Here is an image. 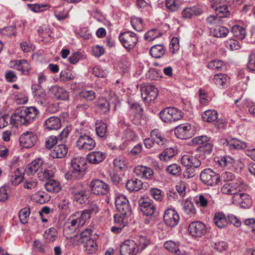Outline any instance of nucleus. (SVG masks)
Returning <instances> with one entry per match:
<instances>
[{"instance_id":"f257e3e1","label":"nucleus","mask_w":255,"mask_h":255,"mask_svg":"<svg viewBox=\"0 0 255 255\" xmlns=\"http://www.w3.org/2000/svg\"><path fill=\"white\" fill-rule=\"evenodd\" d=\"M39 114V111L35 107H23L17 109L11 116L10 123L15 126H27L32 123Z\"/></svg>"},{"instance_id":"f03ea898","label":"nucleus","mask_w":255,"mask_h":255,"mask_svg":"<svg viewBox=\"0 0 255 255\" xmlns=\"http://www.w3.org/2000/svg\"><path fill=\"white\" fill-rule=\"evenodd\" d=\"M215 161L221 167L236 171H240L243 167L240 159H235L228 155L215 157Z\"/></svg>"},{"instance_id":"7ed1b4c3","label":"nucleus","mask_w":255,"mask_h":255,"mask_svg":"<svg viewBox=\"0 0 255 255\" xmlns=\"http://www.w3.org/2000/svg\"><path fill=\"white\" fill-rule=\"evenodd\" d=\"M246 187V185L243 180L238 178L232 182L224 184L221 188V191L223 194L233 195L234 196L244 190Z\"/></svg>"},{"instance_id":"20e7f679","label":"nucleus","mask_w":255,"mask_h":255,"mask_svg":"<svg viewBox=\"0 0 255 255\" xmlns=\"http://www.w3.org/2000/svg\"><path fill=\"white\" fill-rule=\"evenodd\" d=\"M161 120L165 123H171L180 120L182 117L181 111L175 107H168L160 112Z\"/></svg>"},{"instance_id":"39448f33","label":"nucleus","mask_w":255,"mask_h":255,"mask_svg":"<svg viewBox=\"0 0 255 255\" xmlns=\"http://www.w3.org/2000/svg\"><path fill=\"white\" fill-rule=\"evenodd\" d=\"M138 206L140 211L142 214L147 216H153L156 209L153 202L147 196H141L138 200Z\"/></svg>"},{"instance_id":"423d86ee","label":"nucleus","mask_w":255,"mask_h":255,"mask_svg":"<svg viewBox=\"0 0 255 255\" xmlns=\"http://www.w3.org/2000/svg\"><path fill=\"white\" fill-rule=\"evenodd\" d=\"M76 144L79 150L87 152L93 149L96 146V143L90 135L84 133L79 136Z\"/></svg>"},{"instance_id":"0eeeda50","label":"nucleus","mask_w":255,"mask_h":255,"mask_svg":"<svg viewBox=\"0 0 255 255\" xmlns=\"http://www.w3.org/2000/svg\"><path fill=\"white\" fill-rule=\"evenodd\" d=\"M119 38L124 47L129 49L133 48L138 41L136 35L129 31L121 33Z\"/></svg>"},{"instance_id":"6e6552de","label":"nucleus","mask_w":255,"mask_h":255,"mask_svg":"<svg viewBox=\"0 0 255 255\" xmlns=\"http://www.w3.org/2000/svg\"><path fill=\"white\" fill-rule=\"evenodd\" d=\"M141 95L145 103L149 104L153 102L158 95L157 89L153 85H146L141 87Z\"/></svg>"},{"instance_id":"1a4fd4ad","label":"nucleus","mask_w":255,"mask_h":255,"mask_svg":"<svg viewBox=\"0 0 255 255\" xmlns=\"http://www.w3.org/2000/svg\"><path fill=\"white\" fill-rule=\"evenodd\" d=\"M90 187L92 193L96 195H105L110 191L109 185L100 179L92 180L90 184Z\"/></svg>"},{"instance_id":"9d476101","label":"nucleus","mask_w":255,"mask_h":255,"mask_svg":"<svg viewBox=\"0 0 255 255\" xmlns=\"http://www.w3.org/2000/svg\"><path fill=\"white\" fill-rule=\"evenodd\" d=\"M201 182L208 186H213L218 182L219 175L210 168L202 171L200 175Z\"/></svg>"},{"instance_id":"9b49d317","label":"nucleus","mask_w":255,"mask_h":255,"mask_svg":"<svg viewBox=\"0 0 255 255\" xmlns=\"http://www.w3.org/2000/svg\"><path fill=\"white\" fill-rule=\"evenodd\" d=\"M115 204L117 210L122 215H131V209L129 206L128 200L125 195H117L115 199Z\"/></svg>"},{"instance_id":"f8f14e48","label":"nucleus","mask_w":255,"mask_h":255,"mask_svg":"<svg viewBox=\"0 0 255 255\" xmlns=\"http://www.w3.org/2000/svg\"><path fill=\"white\" fill-rule=\"evenodd\" d=\"M37 138V136L33 131H27L20 136L19 141L24 147L30 148L36 143Z\"/></svg>"},{"instance_id":"ddd939ff","label":"nucleus","mask_w":255,"mask_h":255,"mask_svg":"<svg viewBox=\"0 0 255 255\" xmlns=\"http://www.w3.org/2000/svg\"><path fill=\"white\" fill-rule=\"evenodd\" d=\"M190 234L194 237H198L204 235L207 231L205 224L200 221L191 222L188 227Z\"/></svg>"},{"instance_id":"4468645a","label":"nucleus","mask_w":255,"mask_h":255,"mask_svg":"<svg viewBox=\"0 0 255 255\" xmlns=\"http://www.w3.org/2000/svg\"><path fill=\"white\" fill-rule=\"evenodd\" d=\"M137 244L133 240H128L124 242L121 246V255H135L137 253Z\"/></svg>"},{"instance_id":"2eb2a0df","label":"nucleus","mask_w":255,"mask_h":255,"mask_svg":"<svg viewBox=\"0 0 255 255\" xmlns=\"http://www.w3.org/2000/svg\"><path fill=\"white\" fill-rule=\"evenodd\" d=\"M163 218L165 224L171 227L176 226L178 224L180 219L178 213L172 209L165 210Z\"/></svg>"},{"instance_id":"dca6fc26","label":"nucleus","mask_w":255,"mask_h":255,"mask_svg":"<svg viewBox=\"0 0 255 255\" xmlns=\"http://www.w3.org/2000/svg\"><path fill=\"white\" fill-rule=\"evenodd\" d=\"M182 164L185 167L198 168L201 164V161L196 156L190 154L182 155L181 158Z\"/></svg>"},{"instance_id":"f3484780","label":"nucleus","mask_w":255,"mask_h":255,"mask_svg":"<svg viewBox=\"0 0 255 255\" xmlns=\"http://www.w3.org/2000/svg\"><path fill=\"white\" fill-rule=\"evenodd\" d=\"M10 67L20 71L22 74L24 75L28 74L31 69L30 64L24 59L11 61Z\"/></svg>"},{"instance_id":"a211bd4d","label":"nucleus","mask_w":255,"mask_h":255,"mask_svg":"<svg viewBox=\"0 0 255 255\" xmlns=\"http://www.w3.org/2000/svg\"><path fill=\"white\" fill-rule=\"evenodd\" d=\"M135 174L144 179H151L153 175V170L150 167L138 165L134 168Z\"/></svg>"},{"instance_id":"6ab92c4d","label":"nucleus","mask_w":255,"mask_h":255,"mask_svg":"<svg viewBox=\"0 0 255 255\" xmlns=\"http://www.w3.org/2000/svg\"><path fill=\"white\" fill-rule=\"evenodd\" d=\"M191 126L188 124H181L174 129L176 137L180 139H187L191 136Z\"/></svg>"},{"instance_id":"aec40b11","label":"nucleus","mask_w":255,"mask_h":255,"mask_svg":"<svg viewBox=\"0 0 255 255\" xmlns=\"http://www.w3.org/2000/svg\"><path fill=\"white\" fill-rule=\"evenodd\" d=\"M49 92L58 100H67L69 99V94L66 90L57 85L51 87Z\"/></svg>"},{"instance_id":"412c9836","label":"nucleus","mask_w":255,"mask_h":255,"mask_svg":"<svg viewBox=\"0 0 255 255\" xmlns=\"http://www.w3.org/2000/svg\"><path fill=\"white\" fill-rule=\"evenodd\" d=\"M233 199L244 208H248L252 205V199L247 194L239 193L233 196Z\"/></svg>"},{"instance_id":"4be33fe9","label":"nucleus","mask_w":255,"mask_h":255,"mask_svg":"<svg viewBox=\"0 0 255 255\" xmlns=\"http://www.w3.org/2000/svg\"><path fill=\"white\" fill-rule=\"evenodd\" d=\"M43 161L41 158H37L28 164L25 170V172L28 175H34L38 170H43L42 166Z\"/></svg>"},{"instance_id":"5701e85b","label":"nucleus","mask_w":255,"mask_h":255,"mask_svg":"<svg viewBox=\"0 0 255 255\" xmlns=\"http://www.w3.org/2000/svg\"><path fill=\"white\" fill-rule=\"evenodd\" d=\"M214 83L219 88L227 87L230 82V77L225 74H215L213 79Z\"/></svg>"},{"instance_id":"b1692460","label":"nucleus","mask_w":255,"mask_h":255,"mask_svg":"<svg viewBox=\"0 0 255 255\" xmlns=\"http://www.w3.org/2000/svg\"><path fill=\"white\" fill-rule=\"evenodd\" d=\"M61 126L60 119L54 116L47 119L44 124L45 128L48 130H57Z\"/></svg>"},{"instance_id":"393cba45","label":"nucleus","mask_w":255,"mask_h":255,"mask_svg":"<svg viewBox=\"0 0 255 255\" xmlns=\"http://www.w3.org/2000/svg\"><path fill=\"white\" fill-rule=\"evenodd\" d=\"M68 152V147L64 144L61 143L56 146L51 152L53 158H62L66 156Z\"/></svg>"},{"instance_id":"a878e982","label":"nucleus","mask_w":255,"mask_h":255,"mask_svg":"<svg viewBox=\"0 0 255 255\" xmlns=\"http://www.w3.org/2000/svg\"><path fill=\"white\" fill-rule=\"evenodd\" d=\"M209 139L206 135H202L194 137L193 140L194 143L197 144H204V147H202L203 151L210 154L212 150V145L210 143H206L209 140Z\"/></svg>"},{"instance_id":"bb28decb","label":"nucleus","mask_w":255,"mask_h":255,"mask_svg":"<svg viewBox=\"0 0 255 255\" xmlns=\"http://www.w3.org/2000/svg\"><path fill=\"white\" fill-rule=\"evenodd\" d=\"M106 157L105 153L101 151H93L87 156V160L92 164H98L103 161Z\"/></svg>"},{"instance_id":"cd10ccee","label":"nucleus","mask_w":255,"mask_h":255,"mask_svg":"<svg viewBox=\"0 0 255 255\" xmlns=\"http://www.w3.org/2000/svg\"><path fill=\"white\" fill-rule=\"evenodd\" d=\"M215 224L219 228L222 229L227 227L229 221L225 215L222 212L216 213L213 218Z\"/></svg>"},{"instance_id":"c85d7f7f","label":"nucleus","mask_w":255,"mask_h":255,"mask_svg":"<svg viewBox=\"0 0 255 255\" xmlns=\"http://www.w3.org/2000/svg\"><path fill=\"white\" fill-rule=\"evenodd\" d=\"M143 183L140 179L132 178L128 180L126 187L130 192L138 191L142 187Z\"/></svg>"},{"instance_id":"c756f323","label":"nucleus","mask_w":255,"mask_h":255,"mask_svg":"<svg viewBox=\"0 0 255 255\" xmlns=\"http://www.w3.org/2000/svg\"><path fill=\"white\" fill-rule=\"evenodd\" d=\"M150 136L155 144L160 146H163L167 142L164 136L158 129H154L150 132Z\"/></svg>"},{"instance_id":"7c9ffc66","label":"nucleus","mask_w":255,"mask_h":255,"mask_svg":"<svg viewBox=\"0 0 255 255\" xmlns=\"http://www.w3.org/2000/svg\"><path fill=\"white\" fill-rule=\"evenodd\" d=\"M86 163L84 158L77 157L73 158L71 161V165L75 171L82 172L86 169Z\"/></svg>"},{"instance_id":"2f4dec72","label":"nucleus","mask_w":255,"mask_h":255,"mask_svg":"<svg viewBox=\"0 0 255 255\" xmlns=\"http://www.w3.org/2000/svg\"><path fill=\"white\" fill-rule=\"evenodd\" d=\"M202 13L203 10L201 8L193 6L185 8L182 12V15L183 18H190L194 15H200Z\"/></svg>"},{"instance_id":"473e14b6","label":"nucleus","mask_w":255,"mask_h":255,"mask_svg":"<svg viewBox=\"0 0 255 255\" xmlns=\"http://www.w3.org/2000/svg\"><path fill=\"white\" fill-rule=\"evenodd\" d=\"M23 178V173L19 169L12 171L9 177V182L12 185L16 186L22 181Z\"/></svg>"},{"instance_id":"72a5a7b5","label":"nucleus","mask_w":255,"mask_h":255,"mask_svg":"<svg viewBox=\"0 0 255 255\" xmlns=\"http://www.w3.org/2000/svg\"><path fill=\"white\" fill-rule=\"evenodd\" d=\"M177 152L176 149L172 147L167 148L159 155V157L161 160L167 161L174 156Z\"/></svg>"},{"instance_id":"f704fd0d","label":"nucleus","mask_w":255,"mask_h":255,"mask_svg":"<svg viewBox=\"0 0 255 255\" xmlns=\"http://www.w3.org/2000/svg\"><path fill=\"white\" fill-rule=\"evenodd\" d=\"M46 190L49 192L57 193L61 189L60 184L59 182L55 180H49L44 184Z\"/></svg>"},{"instance_id":"c9c22d12","label":"nucleus","mask_w":255,"mask_h":255,"mask_svg":"<svg viewBox=\"0 0 255 255\" xmlns=\"http://www.w3.org/2000/svg\"><path fill=\"white\" fill-rule=\"evenodd\" d=\"M184 212L190 217H193L196 214V210L193 203L186 199L182 203Z\"/></svg>"},{"instance_id":"e433bc0d","label":"nucleus","mask_w":255,"mask_h":255,"mask_svg":"<svg viewBox=\"0 0 255 255\" xmlns=\"http://www.w3.org/2000/svg\"><path fill=\"white\" fill-rule=\"evenodd\" d=\"M165 52V48L162 45H155L151 47L150 49V55L154 58L161 57Z\"/></svg>"},{"instance_id":"4c0bfd02","label":"nucleus","mask_w":255,"mask_h":255,"mask_svg":"<svg viewBox=\"0 0 255 255\" xmlns=\"http://www.w3.org/2000/svg\"><path fill=\"white\" fill-rule=\"evenodd\" d=\"M211 196L208 194H201L196 196L195 199V203L200 207L206 208L207 207Z\"/></svg>"},{"instance_id":"58836bf2","label":"nucleus","mask_w":255,"mask_h":255,"mask_svg":"<svg viewBox=\"0 0 255 255\" xmlns=\"http://www.w3.org/2000/svg\"><path fill=\"white\" fill-rule=\"evenodd\" d=\"M215 10L216 14L220 18L227 17L230 14L228 6L226 4H217Z\"/></svg>"},{"instance_id":"ea45409f","label":"nucleus","mask_w":255,"mask_h":255,"mask_svg":"<svg viewBox=\"0 0 255 255\" xmlns=\"http://www.w3.org/2000/svg\"><path fill=\"white\" fill-rule=\"evenodd\" d=\"M229 32V29L223 26H217L211 31L213 36L218 38L225 37L227 36Z\"/></svg>"},{"instance_id":"a19ab883","label":"nucleus","mask_w":255,"mask_h":255,"mask_svg":"<svg viewBox=\"0 0 255 255\" xmlns=\"http://www.w3.org/2000/svg\"><path fill=\"white\" fill-rule=\"evenodd\" d=\"M178 242H174L172 241H166L164 244V247L169 252L177 255H180L181 251L179 249Z\"/></svg>"},{"instance_id":"79ce46f5","label":"nucleus","mask_w":255,"mask_h":255,"mask_svg":"<svg viewBox=\"0 0 255 255\" xmlns=\"http://www.w3.org/2000/svg\"><path fill=\"white\" fill-rule=\"evenodd\" d=\"M85 249V251L88 254H93L96 253L98 246L96 241L92 239L82 244Z\"/></svg>"},{"instance_id":"37998d69","label":"nucleus","mask_w":255,"mask_h":255,"mask_svg":"<svg viewBox=\"0 0 255 255\" xmlns=\"http://www.w3.org/2000/svg\"><path fill=\"white\" fill-rule=\"evenodd\" d=\"M232 32L235 37L240 40L244 39L247 35L245 28L238 25L232 27Z\"/></svg>"},{"instance_id":"c03bdc74","label":"nucleus","mask_w":255,"mask_h":255,"mask_svg":"<svg viewBox=\"0 0 255 255\" xmlns=\"http://www.w3.org/2000/svg\"><path fill=\"white\" fill-rule=\"evenodd\" d=\"M137 251L141 252L143 251L150 244V240L146 237L140 236L136 240Z\"/></svg>"},{"instance_id":"a18cd8bd","label":"nucleus","mask_w":255,"mask_h":255,"mask_svg":"<svg viewBox=\"0 0 255 255\" xmlns=\"http://www.w3.org/2000/svg\"><path fill=\"white\" fill-rule=\"evenodd\" d=\"M74 214L78 221L79 226H83L86 221L90 218L88 211L85 210L82 211L76 212Z\"/></svg>"},{"instance_id":"49530a36","label":"nucleus","mask_w":255,"mask_h":255,"mask_svg":"<svg viewBox=\"0 0 255 255\" xmlns=\"http://www.w3.org/2000/svg\"><path fill=\"white\" fill-rule=\"evenodd\" d=\"M202 119L206 122H212L218 118V112L215 110H207L202 115Z\"/></svg>"},{"instance_id":"de8ad7c7","label":"nucleus","mask_w":255,"mask_h":255,"mask_svg":"<svg viewBox=\"0 0 255 255\" xmlns=\"http://www.w3.org/2000/svg\"><path fill=\"white\" fill-rule=\"evenodd\" d=\"M129 216L122 215L121 213L115 214L114 216L115 225L124 228L127 224V218Z\"/></svg>"},{"instance_id":"09e8293b","label":"nucleus","mask_w":255,"mask_h":255,"mask_svg":"<svg viewBox=\"0 0 255 255\" xmlns=\"http://www.w3.org/2000/svg\"><path fill=\"white\" fill-rule=\"evenodd\" d=\"M88 197V194L84 190L78 191L74 193V200L81 204L85 203Z\"/></svg>"},{"instance_id":"8fccbe9b","label":"nucleus","mask_w":255,"mask_h":255,"mask_svg":"<svg viewBox=\"0 0 255 255\" xmlns=\"http://www.w3.org/2000/svg\"><path fill=\"white\" fill-rule=\"evenodd\" d=\"M96 131L98 136L100 137H104L107 131V124L102 122L96 124Z\"/></svg>"},{"instance_id":"3c124183","label":"nucleus","mask_w":255,"mask_h":255,"mask_svg":"<svg viewBox=\"0 0 255 255\" xmlns=\"http://www.w3.org/2000/svg\"><path fill=\"white\" fill-rule=\"evenodd\" d=\"M247 147V143L237 139L231 140V143L229 144V149H243Z\"/></svg>"},{"instance_id":"603ef678","label":"nucleus","mask_w":255,"mask_h":255,"mask_svg":"<svg viewBox=\"0 0 255 255\" xmlns=\"http://www.w3.org/2000/svg\"><path fill=\"white\" fill-rule=\"evenodd\" d=\"M101 113L107 114L110 110V103L104 99H100L97 104Z\"/></svg>"},{"instance_id":"864d4df0","label":"nucleus","mask_w":255,"mask_h":255,"mask_svg":"<svg viewBox=\"0 0 255 255\" xmlns=\"http://www.w3.org/2000/svg\"><path fill=\"white\" fill-rule=\"evenodd\" d=\"M208 67L211 69L220 71L225 69V65L221 60H213L208 63Z\"/></svg>"},{"instance_id":"5fc2aeb1","label":"nucleus","mask_w":255,"mask_h":255,"mask_svg":"<svg viewBox=\"0 0 255 255\" xmlns=\"http://www.w3.org/2000/svg\"><path fill=\"white\" fill-rule=\"evenodd\" d=\"M44 237L46 242H53L57 237L56 230L54 228H50L45 231Z\"/></svg>"},{"instance_id":"6e6d98bb","label":"nucleus","mask_w":255,"mask_h":255,"mask_svg":"<svg viewBox=\"0 0 255 255\" xmlns=\"http://www.w3.org/2000/svg\"><path fill=\"white\" fill-rule=\"evenodd\" d=\"M30 209L24 208L19 212V218L20 222L23 224L27 223L30 215Z\"/></svg>"},{"instance_id":"4d7b16f0","label":"nucleus","mask_w":255,"mask_h":255,"mask_svg":"<svg viewBox=\"0 0 255 255\" xmlns=\"http://www.w3.org/2000/svg\"><path fill=\"white\" fill-rule=\"evenodd\" d=\"M34 199L40 204H43L48 201L50 196L44 192L38 191L34 195Z\"/></svg>"},{"instance_id":"13d9d810","label":"nucleus","mask_w":255,"mask_h":255,"mask_svg":"<svg viewBox=\"0 0 255 255\" xmlns=\"http://www.w3.org/2000/svg\"><path fill=\"white\" fill-rule=\"evenodd\" d=\"M161 35V33L156 29L149 30L144 35V39L148 41H151L155 38L159 37Z\"/></svg>"},{"instance_id":"bf43d9fd","label":"nucleus","mask_w":255,"mask_h":255,"mask_svg":"<svg viewBox=\"0 0 255 255\" xmlns=\"http://www.w3.org/2000/svg\"><path fill=\"white\" fill-rule=\"evenodd\" d=\"M131 24L134 29L137 31H141L143 29L142 20L141 18L136 17H131Z\"/></svg>"},{"instance_id":"052dcab7","label":"nucleus","mask_w":255,"mask_h":255,"mask_svg":"<svg viewBox=\"0 0 255 255\" xmlns=\"http://www.w3.org/2000/svg\"><path fill=\"white\" fill-rule=\"evenodd\" d=\"M219 179L221 182H232L236 179L235 175L232 172L229 171L223 172L220 176H219Z\"/></svg>"},{"instance_id":"680f3d73","label":"nucleus","mask_w":255,"mask_h":255,"mask_svg":"<svg viewBox=\"0 0 255 255\" xmlns=\"http://www.w3.org/2000/svg\"><path fill=\"white\" fill-rule=\"evenodd\" d=\"M80 96L87 101H92L96 98V93L92 90H83L80 93Z\"/></svg>"},{"instance_id":"e2e57ef3","label":"nucleus","mask_w":255,"mask_h":255,"mask_svg":"<svg viewBox=\"0 0 255 255\" xmlns=\"http://www.w3.org/2000/svg\"><path fill=\"white\" fill-rule=\"evenodd\" d=\"M166 170L167 172L170 174L176 175L180 174L181 169L179 165L176 163H173L168 165L166 167Z\"/></svg>"},{"instance_id":"0e129e2a","label":"nucleus","mask_w":255,"mask_h":255,"mask_svg":"<svg viewBox=\"0 0 255 255\" xmlns=\"http://www.w3.org/2000/svg\"><path fill=\"white\" fill-rule=\"evenodd\" d=\"M54 172L50 168L45 169L44 170H41L38 174L39 178L41 180L45 179H49L54 176Z\"/></svg>"},{"instance_id":"69168bd1","label":"nucleus","mask_w":255,"mask_h":255,"mask_svg":"<svg viewBox=\"0 0 255 255\" xmlns=\"http://www.w3.org/2000/svg\"><path fill=\"white\" fill-rule=\"evenodd\" d=\"M92 235V230L90 229H86L84 231L81 232L80 233V238L79 242L81 244H83L89 240H91L92 239L91 238Z\"/></svg>"},{"instance_id":"338daca9","label":"nucleus","mask_w":255,"mask_h":255,"mask_svg":"<svg viewBox=\"0 0 255 255\" xmlns=\"http://www.w3.org/2000/svg\"><path fill=\"white\" fill-rule=\"evenodd\" d=\"M150 194L152 197L157 201H161L163 198V193L160 189L152 188L150 190Z\"/></svg>"},{"instance_id":"774afa93","label":"nucleus","mask_w":255,"mask_h":255,"mask_svg":"<svg viewBox=\"0 0 255 255\" xmlns=\"http://www.w3.org/2000/svg\"><path fill=\"white\" fill-rule=\"evenodd\" d=\"M226 46L232 50L239 49L241 47L240 42L234 39H230L226 42Z\"/></svg>"}]
</instances>
